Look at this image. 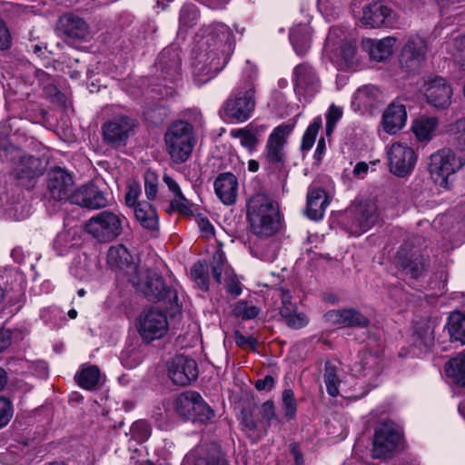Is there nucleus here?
Segmentation results:
<instances>
[{
    "instance_id": "obj_13",
    "label": "nucleus",
    "mask_w": 465,
    "mask_h": 465,
    "mask_svg": "<svg viewBox=\"0 0 465 465\" xmlns=\"http://www.w3.org/2000/svg\"><path fill=\"white\" fill-rule=\"evenodd\" d=\"M462 166L450 148H443L430 155L429 172L435 183L448 188V178Z\"/></svg>"
},
{
    "instance_id": "obj_2",
    "label": "nucleus",
    "mask_w": 465,
    "mask_h": 465,
    "mask_svg": "<svg viewBox=\"0 0 465 465\" xmlns=\"http://www.w3.org/2000/svg\"><path fill=\"white\" fill-rule=\"evenodd\" d=\"M250 231L259 238H268L281 229L280 212L276 203L264 193H256L247 202Z\"/></svg>"
},
{
    "instance_id": "obj_33",
    "label": "nucleus",
    "mask_w": 465,
    "mask_h": 465,
    "mask_svg": "<svg viewBox=\"0 0 465 465\" xmlns=\"http://www.w3.org/2000/svg\"><path fill=\"white\" fill-rule=\"evenodd\" d=\"M395 42L393 37H384L381 40L365 38L361 41V46L369 54L371 59L381 62L391 55Z\"/></svg>"
},
{
    "instance_id": "obj_48",
    "label": "nucleus",
    "mask_w": 465,
    "mask_h": 465,
    "mask_svg": "<svg viewBox=\"0 0 465 465\" xmlns=\"http://www.w3.org/2000/svg\"><path fill=\"white\" fill-rule=\"evenodd\" d=\"M212 275L213 279L218 282H222L223 274L225 275V271H232L227 264L226 256L222 250L216 251L211 262Z\"/></svg>"
},
{
    "instance_id": "obj_31",
    "label": "nucleus",
    "mask_w": 465,
    "mask_h": 465,
    "mask_svg": "<svg viewBox=\"0 0 465 465\" xmlns=\"http://www.w3.org/2000/svg\"><path fill=\"white\" fill-rule=\"evenodd\" d=\"M214 190L218 198L224 204L234 203L238 191L237 178L231 173L219 174L214 181Z\"/></svg>"
},
{
    "instance_id": "obj_11",
    "label": "nucleus",
    "mask_w": 465,
    "mask_h": 465,
    "mask_svg": "<svg viewBox=\"0 0 465 465\" xmlns=\"http://www.w3.org/2000/svg\"><path fill=\"white\" fill-rule=\"evenodd\" d=\"M341 30L332 28L326 38L324 50L330 55V59L340 70L351 69L359 63L356 45L351 42H346L341 45L336 38Z\"/></svg>"
},
{
    "instance_id": "obj_7",
    "label": "nucleus",
    "mask_w": 465,
    "mask_h": 465,
    "mask_svg": "<svg viewBox=\"0 0 465 465\" xmlns=\"http://www.w3.org/2000/svg\"><path fill=\"white\" fill-rule=\"evenodd\" d=\"M129 282L149 301H165L169 303L177 302L176 289L167 286L163 278L153 271H139L136 275L130 277Z\"/></svg>"
},
{
    "instance_id": "obj_25",
    "label": "nucleus",
    "mask_w": 465,
    "mask_h": 465,
    "mask_svg": "<svg viewBox=\"0 0 465 465\" xmlns=\"http://www.w3.org/2000/svg\"><path fill=\"white\" fill-rule=\"evenodd\" d=\"M396 264L405 275L414 280L422 277L428 267L427 259L423 255L408 253L404 249L398 252Z\"/></svg>"
},
{
    "instance_id": "obj_18",
    "label": "nucleus",
    "mask_w": 465,
    "mask_h": 465,
    "mask_svg": "<svg viewBox=\"0 0 465 465\" xmlns=\"http://www.w3.org/2000/svg\"><path fill=\"white\" fill-rule=\"evenodd\" d=\"M361 23L370 28L392 27L397 24V17L383 2L373 1L362 8Z\"/></svg>"
},
{
    "instance_id": "obj_37",
    "label": "nucleus",
    "mask_w": 465,
    "mask_h": 465,
    "mask_svg": "<svg viewBox=\"0 0 465 465\" xmlns=\"http://www.w3.org/2000/svg\"><path fill=\"white\" fill-rule=\"evenodd\" d=\"M378 359L369 353L361 355L359 362H355L351 367V371L356 377H369L370 379L377 377L380 374L381 369L377 365Z\"/></svg>"
},
{
    "instance_id": "obj_1",
    "label": "nucleus",
    "mask_w": 465,
    "mask_h": 465,
    "mask_svg": "<svg viewBox=\"0 0 465 465\" xmlns=\"http://www.w3.org/2000/svg\"><path fill=\"white\" fill-rule=\"evenodd\" d=\"M206 41L200 46L193 63V74L197 84H203L221 72L234 50L232 30L223 23H213L203 28Z\"/></svg>"
},
{
    "instance_id": "obj_6",
    "label": "nucleus",
    "mask_w": 465,
    "mask_h": 465,
    "mask_svg": "<svg viewBox=\"0 0 465 465\" xmlns=\"http://www.w3.org/2000/svg\"><path fill=\"white\" fill-rule=\"evenodd\" d=\"M255 87L252 81L238 86L223 104L222 114L224 117L236 122L248 120L255 108Z\"/></svg>"
},
{
    "instance_id": "obj_47",
    "label": "nucleus",
    "mask_w": 465,
    "mask_h": 465,
    "mask_svg": "<svg viewBox=\"0 0 465 465\" xmlns=\"http://www.w3.org/2000/svg\"><path fill=\"white\" fill-rule=\"evenodd\" d=\"M324 382L329 395L332 397L339 395V385L341 383V380L338 375V369L330 362L325 364Z\"/></svg>"
},
{
    "instance_id": "obj_63",
    "label": "nucleus",
    "mask_w": 465,
    "mask_h": 465,
    "mask_svg": "<svg viewBox=\"0 0 465 465\" xmlns=\"http://www.w3.org/2000/svg\"><path fill=\"white\" fill-rule=\"evenodd\" d=\"M455 45L458 48L455 60L460 69L465 71V35L457 38L455 40Z\"/></svg>"
},
{
    "instance_id": "obj_32",
    "label": "nucleus",
    "mask_w": 465,
    "mask_h": 465,
    "mask_svg": "<svg viewBox=\"0 0 465 465\" xmlns=\"http://www.w3.org/2000/svg\"><path fill=\"white\" fill-rule=\"evenodd\" d=\"M407 112L403 104L391 103L382 115V125L386 133L394 134L405 125Z\"/></svg>"
},
{
    "instance_id": "obj_59",
    "label": "nucleus",
    "mask_w": 465,
    "mask_h": 465,
    "mask_svg": "<svg viewBox=\"0 0 465 465\" xmlns=\"http://www.w3.org/2000/svg\"><path fill=\"white\" fill-rule=\"evenodd\" d=\"M224 285L226 291L233 296H239L242 293L241 282L232 271H225Z\"/></svg>"
},
{
    "instance_id": "obj_34",
    "label": "nucleus",
    "mask_w": 465,
    "mask_h": 465,
    "mask_svg": "<svg viewBox=\"0 0 465 465\" xmlns=\"http://www.w3.org/2000/svg\"><path fill=\"white\" fill-rule=\"evenodd\" d=\"M62 31L70 38L84 40L89 35V26L86 22L73 14H66L59 19Z\"/></svg>"
},
{
    "instance_id": "obj_46",
    "label": "nucleus",
    "mask_w": 465,
    "mask_h": 465,
    "mask_svg": "<svg viewBox=\"0 0 465 465\" xmlns=\"http://www.w3.org/2000/svg\"><path fill=\"white\" fill-rule=\"evenodd\" d=\"M143 352L140 346L130 344L126 346L120 355V360L124 367L134 369L143 361Z\"/></svg>"
},
{
    "instance_id": "obj_10",
    "label": "nucleus",
    "mask_w": 465,
    "mask_h": 465,
    "mask_svg": "<svg viewBox=\"0 0 465 465\" xmlns=\"http://www.w3.org/2000/svg\"><path fill=\"white\" fill-rule=\"evenodd\" d=\"M292 81L300 102H311L321 91L320 76L315 68L307 62L301 63L293 68Z\"/></svg>"
},
{
    "instance_id": "obj_30",
    "label": "nucleus",
    "mask_w": 465,
    "mask_h": 465,
    "mask_svg": "<svg viewBox=\"0 0 465 465\" xmlns=\"http://www.w3.org/2000/svg\"><path fill=\"white\" fill-rule=\"evenodd\" d=\"M25 298V290L21 283H16L10 288L0 284V316L6 312L14 314L21 308V302Z\"/></svg>"
},
{
    "instance_id": "obj_16",
    "label": "nucleus",
    "mask_w": 465,
    "mask_h": 465,
    "mask_svg": "<svg viewBox=\"0 0 465 465\" xmlns=\"http://www.w3.org/2000/svg\"><path fill=\"white\" fill-rule=\"evenodd\" d=\"M401 432L392 421L381 423L374 432L372 456L375 459H386L397 448L401 440Z\"/></svg>"
},
{
    "instance_id": "obj_55",
    "label": "nucleus",
    "mask_w": 465,
    "mask_h": 465,
    "mask_svg": "<svg viewBox=\"0 0 465 465\" xmlns=\"http://www.w3.org/2000/svg\"><path fill=\"white\" fill-rule=\"evenodd\" d=\"M14 415L12 401L4 396H0V429L5 428Z\"/></svg>"
},
{
    "instance_id": "obj_35",
    "label": "nucleus",
    "mask_w": 465,
    "mask_h": 465,
    "mask_svg": "<svg viewBox=\"0 0 465 465\" xmlns=\"http://www.w3.org/2000/svg\"><path fill=\"white\" fill-rule=\"evenodd\" d=\"M134 215L142 227L157 232L159 229V218L156 209L147 202H139L134 208Z\"/></svg>"
},
{
    "instance_id": "obj_19",
    "label": "nucleus",
    "mask_w": 465,
    "mask_h": 465,
    "mask_svg": "<svg viewBox=\"0 0 465 465\" xmlns=\"http://www.w3.org/2000/svg\"><path fill=\"white\" fill-rule=\"evenodd\" d=\"M74 186L73 176L61 167H54L47 173L46 188L49 197L55 202L70 201Z\"/></svg>"
},
{
    "instance_id": "obj_28",
    "label": "nucleus",
    "mask_w": 465,
    "mask_h": 465,
    "mask_svg": "<svg viewBox=\"0 0 465 465\" xmlns=\"http://www.w3.org/2000/svg\"><path fill=\"white\" fill-rule=\"evenodd\" d=\"M280 292L282 297L280 314L283 318L287 326L292 329H301L305 327L309 322V319L304 313L298 312L296 304L291 302L289 291L281 288Z\"/></svg>"
},
{
    "instance_id": "obj_17",
    "label": "nucleus",
    "mask_w": 465,
    "mask_h": 465,
    "mask_svg": "<svg viewBox=\"0 0 465 465\" xmlns=\"http://www.w3.org/2000/svg\"><path fill=\"white\" fill-rule=\"evenodd\" d=\"M390 171L399 177L410 174L416 164V154L407 143L396 142L387 151Z\"/></svg>"
},
{
    "instance_id": "obj_9",
    "label": "nucleus",
    "mask_w": 465,
    "mask_h": 465,
    "mask_svg": "<svg viewBox=\"0 0 465 465\" xmlns=\"http://www.w3.org/2000/svg\"><path fill=\"white\" fill-rule=\"evenodd\" d=\"M178 415L193 422L205 424L214 418V411L196 391H185L174 401Z\"/></svg>"
},
{
    "instance_id": "obj_62",
    "label": "nucleus",
    "mask_w": 465,
    "mask_h": 465,
    "mask_svg": "<svg viewBox=\"0 0 465 465\" xmlns=\"http://www.w3.org/2000/svg\"><path fill=\"white\" fill-rule=\"evenodd\" d=\"M455 139L460 149H465V119L458 120L452 128Z\"/></svg>"
},
{
    "instance_id": "obj_5",
    "label": "nucleus",
    "mask_w": 465,
    "mask_h": 465,
    "mask_svg": "<svg viewBox=\"0 0 465 465\" xmlns=\"http://www.w3.org/2000/svg\"><path fill=\"white\" fill-rule=\"evenodd\" d=\"M0 159L10 163L15 176L19 180H32L40 176L44 165L39 158L25 154L6 139H0Z\"/></svg>"
},
{
    "instance_id": "obj_8",
    "label": "nucleus",
    "mask_w": 465,
    "mask_h": 465,
    "mask_svg": "<svg viewBox=\"0 0 465 465\" xmlns=\"http://www.w3.org/2000/svg\"><path fill=\"white\" fill-rule=\"evenodd\" d=\"M126 221L119 212L103 211L92 216L84 224L85 231L99 242H111L117 238Z\"/></svg>"
},
{
    "instance_id": "obj_53",
    "label": "nucleus",
    "mask_w": 465,
    "mask_h": 465,
    "mask_svg": "<svg viewBox=\"0 0 465 465\" xmlns=\"http://www.w3.org/2000/svg\"><path fill=\"white\" fill-rule=\"evenodd\" d=\"M241 424L246 432L259 431L262 434L260 420H257L253 412L249 409H243L241 412Z\"/></svg>"
},
{
    "instance_id": "obj_36",
    "label": "nucleus",
    "mask_w": 465,
    "mask_h": 465,
    "mask_svg": "<svg viewBox=\"0 0 465 465\" xmlns=\"http://www.w3.org/2000/svg\"><path fill=\"white\" fill-rule=\"evenodd\" d=\"M290 40L297 54H305L311 47V26L309 25H298L294 26L290 32Z\"/></svg>"
},
{
    "instance_id": "obj_3",
    "label": "nucleus",
    "mask_w": 465,
    "mask_h": 465,
    "mask_svg": "<svg viewBox=\"0 0 465 465\" xmlns=\"http://www.w3.org/2000/svg\"><path fill=\"white\" fill-rule=\"evenodd\" d=\"M165 151L177 164L185 163L191 156L196 143L193 125L184 120H175L164 134Z\"/></svg>"
},
{
    "instance_id": "obj_52",
    "label": "nucleus",
    "mask_w": 465,
    "mask_h": 465,
    "mask_svg": "<svg viewBox=\"0 0 465 465\" xmlns=\"http://www.w3.org/2000/svg\"><path fill=\"white\" fill-rule=\"evenodd\" d=\"M232 312L236 317L248 321L256 318L260 313V309L256 306H250L247 302L241 300L235 303Z\"/></svg>"
},
{
    "instance_id": "obj_14",
    "label": "nucleus",
    "mask_w": 465,
    "mask_h": 465,
    "mask_svg": "<svg viewBox=\"0 0 465 465\" xmlns=\"http://www.w3.org/2000/svg\"><path fill=\"white\" fill-rule=\"evenodd\" d=\"M168 329V319L163 311L151 308L144 311L138 318L137 330L145 343L163 338Z\"/></svg>"
},
{
    "instance_id": "obj_56",
    "label": "nucleus",
    "mask_w": 465,
    "mask_h": 465,
    "mask_svg": "<svg viewBox=\"0 0 465 465\" xmlns=\"http://www.w3.org/2000/svg\"><path fill=\"white\" fill-rule=\"evenodd\" d=\"M170 209L183 214H188L192 213L191 204L189 201L184 197L183 193L173 195L170 203Z\"/></svg>"
},
{
    "instance_id": "obj_26",
    "label": "nucleus",
    "mask_w": 465,
    "mask_h": 465,
    "mask_svg": "<svg viewBox=\"0 0 465 465\" xmlns=\"http://www.w3.org/2000/svg\"><path fill=\"white\" fill-rule=\"evenodd\" d=\"M107 262L111 267L124 271L129 281L139 272L129 251L122 244L112 246L107 252Z\"/></svg>"
},
{
    "instance_id": "obj_41",
    "label": "nucleus",
    "mask_w": 465,
    "mask_h": 465,
    "mask_svg": "<svg viewBox=\"0 0 465 465\" xmlns=\"http://www.w3.org/2000/svg\"><path fill=\"white\" fill-rule=\"evenodd\" d=\"M438 121L435 117H421L412 125V131L420 142L429 141L432 138Z\"/></svg>"
},
{
    "instance_id": "obj_61",
    "label": "nucleus",
    "mask_w": 465,
    "mask_h": 465,
    "mask_svg": "<svg viewBox=\"0 0 465 465\" xmlns=\"http://www.w3.org/2000/svg\"><path fill=\"white\" fill-rule=\"evenodd\" d=\"M72 240L70 231H63L56 235L54 245L63 252L71 246Z\"/></svg>"
},
{
    "instance_id": "obj_15",
    "label": "nucleus",
    "mask_w": 465,
    "mask_h": 465,
    "mask_svg": "<svg viewBox=\"0 0 465 465\" xmlns=\"http://www.w3.org/2000/svg\"><path fill=\"white\" fill-rule=\"evenodd\" d=\"M427 43L424 38L415 35L408 38L400 54L401 68L408 74H416L425 62Z\"/></svg>"
},
{
    "instance_id": "obj_58",
    "label": "nucleus",
    "mask_w": 465,
    "mask_h": 465,
    "mask_svg": "<svg viewBox=\"0 0 465 465\" xmlns=\"http://www.w3.org/2000/svg\"><path fill=\"white\" fill-rule=\"evenodd\" d=\"M342 111L340 107L331 104L326 114V134L329 136L332 134L337 122L341 119Z\"/></svg>"
},
{
    "instance_id": "obj_12",
    "label": "nucleus",
    "mask_w": 465,
    "mask_h": 465,
    "mask_svg": "<svg viewBox=\"0 0 465 465\" xmlns=\"http://www.w3.org/2000/svg\"><path fill=\"white\" fill-rule=\"evenodd\" d=\"M378 218L376 203L367 202L347 210L343 225L348 232L358 236L371 229Z\"/></svg>"
},
{
    "instance_id": "obj_22",
    "label": "nucleus",
    "mask_w": 465,
    "mask_h": 465,
    "mask_svg": "<svg viewBox=\"0 0 465 465\" xmlns=\"http://www.w3.org/2000/svg\"><path fill=\"white\" fill-rule=\"evenodd\" d=\"M69 203L90 210L104 208L108 204L104 192L94 183L84 184L74 189L71 193Z\"/></svg>"
},
{
    "instance_id": "obj_45",
    "label": "nucleus",
    "mask_w": 465,
    "mask_h": 465,
    "mask_svg": "<svg viewBox=\"0 0 465 465\" xmlns=\"http://www.w3.org/2000/svg\"><path fill=\"white\" fill-rule=\"evenodd\" d=\"M259 415L261 417L260 423L262 428V435H265L272 422L279 420L273 401L269 400L263 402L259 408Z\"/></svg>"
},
{
    "instance_id": "obj_51",
    "label": "nucleus",
    "mask_w": 465,
    "mask_h": 465,
    "mask_svg": "<svg viewBox=\"0 0 465 465\" xmlns=\"http://www.w3.org/2000/svg\"><path fill=\"white\" fill-rule=\"evenodd\" d=\"M151 431L152 429L150 424L144 420L134 421L130 428L132 439L140 443L148 440L151 435Z\"/></svg>"
},
{
    "instance_id": "obj_49",
    "label": "nucleus",
    "mask_w": 465,
    "mask_h": 465,
    "mask_svg": "<svg viewBox=\"0 0 465 465\" xmlns=\"http://www.w3.org/2000/svg\"><path fill=\"white\" fill-rule=\"evenodd\" d=\"M322 120L321 116H317L313 119L312 123L307 127L305 130L302 143H301V150L302 152H308L312 149L313 146L318 132L320 128L322 127Z\"/></svg>"
},
{
    "instance_id": "obj_40",
    "label": "nucleus",
    "mask_w": 465,
    "mask_h": 465,
    "mask_svg": "<svg viewBox=\"0 0 465 465\" xmlns=\"http://www.w3.org/2000/svg\"><path fill=\"white\" fill-rule=\"evenodd\" d=\"M445 372L457 384L465 386V351L450 359L445 364Z\"/></svg>"
},
{
    "instance_id": "obj_21",
    "label": "nucleus",
    "mask_w": 465,
    "mask_h": 465,
    "mask_svg": "<svg viewBox=\"0 0 465 465\" xmlns=\"http://www.w3.org/2000/svg\"><path fill=\"white\" fill-rule=\"evenodd\" d=\"M168 376L175 385L186 386L198 376L196 361L183 355H176L167 361Z\"/></svg>"
},
{
    "instance_id": "obj_64",
    "label": "nucleus",
    "mask_w": 465,
    "mask_h": 465,
    "mask_svg": "<svg viewBox=\"0 0 465 465\" xmlns=\"http://www.w3.org/2000/svg\"><path fill=\"white\" fill-rule=\"evenodd\" d=\"M234 339H235V343L243 349L251 348V349L255 350V348L258 344V341L255 338H253L252 336H244L243 334H242L239 331L235 332Z\"/></svg>"
},
{
    "instance_id": "obj_44",
    "label": "nucleus",
    "mask_w": 465,
    "mask_h": 465,
    "mask_svg": "<svg viewBox=\"0 0 465 465\" xmlns=\"http://www.w3.org/2000/svg\"><path fill=\"white\" fill-rule=\"evenodd\" d=\"M281 408L286 420H292L297 414V400L292 389H284L281 395Z\"/></svg>"
},
{
    "instance_id": "obj_57",
    "label": "nucleus",
    "mask_w": 465,
    "mask_h": 465,
    "mask_svg": "<svg viewBox=\"0 0 465 465\" xmlns=\"http://www.w3.org/2000/svg\"><path fill=\"white\" fill-rule=\"evenodd\" d=\"M194 465H229L228 462L216 451L201 454Z\"/></svg>"
},
{
    "instance_id": "obj_43",
    "label": "nucleus",
    "mask_w": 465,
    "mask_h": 465,
    "mask_svg": "<svg viewBox=\"0 0 465 465\" xmlns=\"http://www.w3.org/2000/svg\"><path fill=\"white\" fill-rule=\"evenodd\" d=\"M200 13L194 5H183L179 14V31L186 32L198 23Z\"/></svg>"
},
{
    "instance_id": "obj_54",
    "label": "nucleus",
    "mask_w": 465,
    "mask_h": 465,
    "mask_svg": "<svg viewBox=\"0 0 465 465\" xmlns=\"http://www.w3.org/2000/svg\"><path fill=\"white\" fill-rule=\"evenodd\" d=\"M144 192L148 200L156 199L158 193V176L154 172L147 171L144 173Z\"/></svg>"
},
{
    "instance_id": "obj_24",
    "label": "nucleus",
    "mask_w": 465,
    "mask_h": 465,
    "mask_svg": "<svg viewBox=\"0 0 465 465\" xmlns=\"http://www.w3.org/2000/svg\"><path fill=\"white\" fill-rule=\"evenodd\" d=\"M435 325L431 321L420 320L415 322L411 336L413 352L418 356L428 353L435 344Z\"/></svg>"
},
{
    "instance_id": "obj_39",
    "label": "nucleus",
    "mask_w": 465,
    "mask_h": 465,
    "mask_svg": "<svg viewBox=\"0 0 465 465\" xmlns=\"http://www.w3.org/2000/svg\"><path fill=\"white\" fill-rule=\"evenodd\" d=\"M447 328L451 340L465 344V312H453L448 318Z\"/></svg>"
},
{
    "instance_id": "obj_4",
    "label": "nucleus",
    "mask_w": 465,
    "mask_h": 465,
    "mask_svg": "<svg viewBox=\"0 0 465 465\" xmlns=\"http://www.w3.org/2000/svg\"><path fill=\"white\" fill-rule=\"evenodd\" d=\"M292 132V127L288 124H282L275 127L269 134L262 153L264 167L270 172L279 173L284 178L287 177L285 146Z\"/></svg>"
},
{
    "instance_id": "obj_23",
    "label": "nucleus",
    "mask_w": 465,
    "mask_h": 465,
    "mask_svg": "<svg viewBox=\"0 0 465 465\" xmlns=\"http://www.w3.org/2000/svg\"><path fill=\"white\" fill-rule=\"evenodd\" d=\"M424 86L429 104L438 109H445L450 105L452 88L444 78L440 76L429 78Z\"/></svg>"
},
{
    "instance_id": "obj_27",
    "label": "nucleus",
    "mask_w": 465,
    "mask_h": 465,
    "mask_svg": "<svg viewBox=\"0 0 465 465\" xmlns=\"http://www.w3.org/2000/svg\"><path fill=\"white\" fill-rule=\"evenodd\" d=\"M324 317L331 324L342 327L364 328L370 324L368 318L354 309L330 310Z\"/></svg>"
},
{
    "instance_id": "obj_60",
    "label": "nucleus",
    "mask_w": 465,
    "mask_h": 465,
    "mask_svg": "<svg viewBox=\"0 0 465 465\" xmlns=\"http://www.w3.org/2000/svg\"><path fill=\"white\" fill-rule=\"evenodd\" d=\"M141 194V186L136 182H132L128 184L127 193L125 194V203L127 206L134 207L139 203L137 202Z\"/></svg>"
},
{
    "instance_id": "obj_20",
    "label": "nucleus",
    "mask_w": 465,
    "mask_h": 465,
    "mask_svg": "<svg viewBox=\"0 0 465 465\" xmlns=\"http://www.w3.org/2000/svg\"><path fill=\"white\" fill-rule=\"evenodd\" d=\"M134 126V121L127 116L115 117L103 124V139L112 147L125 145Z\"/></svg>"
},
{
    "instance_id": "obj_42",
    "label": "nucleus",
    "mask_w": 465,
    "mask_h": 465,
    "mask_svg": "<svg viewBox=\"0 0 465 465\" xmlns=\"http://www.w3.org/2000/svg\"><path fill=\"white\" fill-rule=\"evenodd\" d=\"M77 384L85 390L94 389L100 380V370L97 366L92 365L82 369L74 377Z\"/></svg>"
},
{
    "instance_id": "obj_29",
    "label": "nucleus",
    "mask_w": 465,
    "mask_h": 465,
    "mask_svg": "<svg viewBox=\"0 0 465 465\" xmlns=\"http://www.w3.org/2000/svg\"><path fill=\"white\" fill-rule=\"evenodd\" d=\"M330 202L326 192L318 187H310L307 193V205L305 213L314 221L323 218Z\"/></svg>"
},
{
    "instance_id": "obj_38",
    "label": "nucleus",
    "mask_w": 465,
    "mask_h": 465,
    "mask_svg": "<svg viewBox=\"0 0 465 465\" xmlns=\"http://www.w3.org/2000/svg\"><path fill=\"white\" fill-rule=\"evenodd\" d=\"M264 130L265 126L263 125L255 128L251 126L250 128L232 129L230 134L232 137L239 138L242 147L248 149L249 152H253L259 143L258 135Z\"/></svg>"
},
{
    "instance_id": "obj_50",
    "label": "nucleus",
    "mask_w": 465,
    "mask_h": 465,
    "mask_svg": "<svg viewBox=\"0 0 465 465\" xmlns=\"http://www.w3.org/2000/svg\"><path fill=\"white\" fill-rule=\"evenodd\" d=\"M191 277L201 290L204 292L208 291L209 275L206 266L203 263L198 262L192 266Z\"/></svg>"
}]
</instances>
